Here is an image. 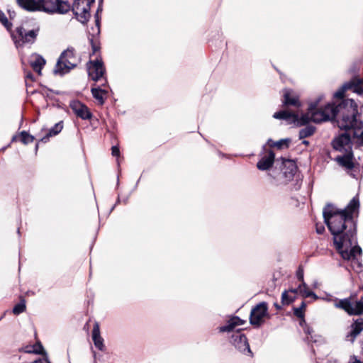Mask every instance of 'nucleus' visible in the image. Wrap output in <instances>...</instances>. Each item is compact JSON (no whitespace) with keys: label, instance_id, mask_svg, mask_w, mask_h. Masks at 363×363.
<instances>
[{"label":"nucleus","instance_id":"nucleus-1","mask_svg":"<svg viewBox=\"0 0 363 363\" xmlns=\"http://www.w3.org/2000/svg\"><path fill=\"white\" fill-rule=\"evenodd\" d=\"M359 208V200L357 195L342 210H339L332 204H328L323 208L324 222L333 236L336 249L356 243V224L353 215L358 212Z\"/></svg>","mask_w":363,"mask_h":363},{"label":"nucleus","instance_id":"nucleus-2","mask_svg":"<svg viewBox=\"0 0 363 363\" xmlns=\"http://www.w3.org/2000/svg\"><path fill=\"white\" fill-rule=\"evenodd\" d=\"M322 96L318 97L315 101L311 102L306 113L301 116L294 111L282 110L274 113L273 117L277 119H283L296 123L297 125H304L312 121L320 123L330 121L336 118V121L341 117L340 108L348 101L352 99H344L340 104L335 106L334 103L320 104Z\"/></svg>","mask_w":363,"mask_h":363},{"label":"nucleus","instance_id":"nucleus-3","mask_svg":"<svg viewBox=\"0 0 363 363\" xmlns=\"http://www.w3.org/2000/svg\"><path fill=\"white\" fill-rule=\"evenodd\" d=\"M341 117L337 125L341 130L350 131L355 143L363 145V121L357 119L358 107L356 102L348 101L340 108Z\"/></svg>","mask_w":363,"mask_h":363},{"label":"nucleus","instance_id":"nucleus-4","mask_svg":"<svg viewBox=\"0 0 363 363\" xmlns=\"http://www.w3.org/2000/svg\"><path fill=\"white\" fill-rule=\"evenodd\" d=\"M40 31V25L25 22L17 26L11 33V38L16 48L30 47L36 42Z\"/></svg>","mask_w":363,"mask_h":363},{"label":"nucleus","instance_id":"nucleus-5","mask_svg":"<svg viewBox=\"0 0 363 363\" xmlns=\"http://www.w3.org/2000/svg\"><path fill=\"white\" fill-rule=\"evenodd\" d=\"M336 250L340 254L342 259L350 262V267L352 270L357 273L362 271V264L359 259L362 254V249L357 245V240L356 243H351L348 246H344L341 249Z\"/></svg>","mask_w":363,"mask_h":363},{"label":"nucleus","instance_id":"nucleus-6","mask_svg":"<svg viewBox=\"0 0 363 363\" xmlns=\"http://www.w3.org/2000/svg\"><path fill=\"white\" fill-rule=\"evenodd\" d=\"M78 59L74 54L73 48H67L60 56L55 68V73L63 75L75 67Z\"/></svg>","mask_w":363,"mask_h":363},{"label":"nucleus","instance_id":"nucleus-7","mask_svg":"<svg viewBox=\"0 0 363 363\" xmlns=\"http://www.w3.org/2000/svg\"><path fill=\"white\" fill-rule=\"evenodd\" d=\"M39 7V11L48 14H65L71 9L69 3L63 0H40Z\"/></svg>","mask_w":363,"mask_h":363},{"label":"nucleus","instance_id":"nucleus-8","mask_svg":"<svg viewBox=\"0 0 363 363\" xmlns=\"http://www.w3.org/2000/svg\"><path fill=\"white\" fill-rule=\"evenodd\" d=\"M94 0H74L71 9L75 18L82 23L88 22L91 16L89 11Z\"/></svg>","mask_w":363,"mask_h":363},{"label":"nucleus","instance_id":"nucleus-9","mask_svg":"<svg viewBox=\"0 0 363 363\" xmlns=\"http://www.w3.org/2000/svg\"><path fill=\"white\" fill-rule=\"evenodd\" d=\"M335 306L342 308L350 315L362 314L363 313V296L356 302L351 301L350 298H345L340 300Z\"/></svg>","mask_w":363,"mask_h":363},{"label":"nucleus","instance_id":"nucleus-10","mask_svg":"<svg viewBox=\"0 0 363 363\" xmlns=\"http://www.w3.org/2000/svg\"><path fill=\"white\" fill-rule=\"evenodd\" d=\"M267 305L262 302L257 304L251 311L250 315V322L252 325L259 326L264 321V317L267 314Z\"/></svg>","mask_w":363,"mask_h":363},{"label":"nucleus","instance_id":"nucleus-11","mask_svg":"<svg viewBox=\"0 0 363 363\" xmlns=\"http://www.w3.org/2000/svg\"><path fill=\"white\" fill-rule=\"evenodd\" d=\"M89 77L94 81L99 80L104 74L105 68L101 60L98 57L94 61L90 60L87 64Z\"/></svg>","mask_w":363,"mask_h":363},{"label":"nucleus","instance_id":"nucleus-12","mask_svg":"<svg viewBox=\"0 0 363 363\" xmlns=\"http://www.w3.org/2000/svg\"><path fill=\"white\" fill-rule=\"evenodd\" d=\"M230 342L240 352L251 353L247 339L240 330H237L232 335Z\"/></svg>","mask_w":363,"mask_h":363},{"label":"nucleus","instance_id":"nucleus-13","mask_svg":"<svg viewBox=\"0 0 363 363\" xmlns=\"http://www.w3.org/2000/svg\"><path fill=\"white\" fill-rule=\"evenodd\" d=\"M351 133L346 131L336 137L332 142L333 148L338 151L347 152L350 150L351 149Z\"/></svg>","mask_w":363,"mask_h":363},{"label":"nucleus","instance_id":"nucleus-14","mask_svg":"<svg viewBox=\"0 0 363 363\" xmlns=\"http://www.w3.org/2000/svg\"><path fill=\"white\" fill-rule=\"evenodd\" d=\"M70 108L77 117L83 120L90 119L92 116V114L88 107L79 101H72L70 103Z\"/></svg>","mask_w":363,"mask_h":363},{"label":"nucleus","instance_id":"nucleus-15","mask_svg":"<svg viewBox=\"0 0 363 363\" xmlns=\"http://www.w3.org/2000/svg\"><path fill=\"white\" fill-rule=\"evenodd\" d=\"M283 105L284 106H292L298 108L301 106L298 96L291 89L284 90Z\"/></svg>","mask_w":363,"mask_h":363},{"label":"nucleus","instance_id":"nucleus-16","mask_svg":"<svg viewBox=\"0 0 363 363\" xmlns=\"http://www.w3.org/2000/svg\"><path fill=\"white\" fill-rule=\"evenodd\" d=\"M46 63L43 57L38 53H33L29 58V64L33 69L39 75L41 74V70Z\"/></svg>","mask_w":363,"mask_h":363},{"label":"nucleus","instance_id":"nucleus-17","mask_svg":"<svg viewBox=\"0 0 363 363\" xmlns=\"http://www.w3.org/2000/svg\"><path fill=\"white\" fill-rule=\"evenodd\" d=\"M363 330V319L359 318L350 327V330L346 335V339L353 342L356 337Z\"/></svg>","mask_w":363,"mask_h":363},{"label":"nucleus","instance_id":"nucleus-18","mask_svg":"<svg viewBox=\"0 0 363 363\" xmlns=\"http://www.w3.org/2000/svg\"><path fill=\"white\" fill-rule=\"evenodd\" d=\"M274 161V153L273 151L269 150L267 155L263 156L257 162V167L259 170H267L269 169Z\"/></svg>","mask_w":363,"mask_h":363},{"label":"nucleus","instance_id":"nucleus-19","mask_svg":"<svg viewBox=\"0 0 363 363\" xmlns=\"http://www.w3.org/2000/svg\"><path fill=\"white\" fill-rule=\"evenodd\" d=\"M18 6L22 9L29 11H39L40 0H16Z\"/></svg>","mask_w":363,"mask_h":363},{"label":"nucleus","instance_id":"nucleus-20","mask_svg":"<svg viewBox=\"0 0 363 363\" xmlns=\"http://www.w3.org/2000/svg\"><path fill=\"white\" fill-rule=\"evenodd\" d=\"M297 167L296 164L291 160H287L284 162L283 176L286 181H290L293 179L296 173Z\"/></svg>","mask_w":363,"mask_h":363},{"label":"nucleus","instance_id":"nucleus-21","mask_svg":"<svg viewBox=\"0 0 363 363\" xmlns=\"http://www.w3.org/2000/svg\"><path fill=\"white\" fill-rule=\"evenodd\" d=\"M245 323L238 316H233L228 321L227 325L219 328V331L221 333L231 332L236 326L242 325Z\"/></svg>","mask_w":363,"mask_h":363},{"label":"nucleus","instance_id":"nucleus-22","mask_svg":"<svg viewBox=\"0 0 363 363\" xmlns=\"http://www.w3.org/2000/svg\"><path fill=\"white\" fill-rule=\"evenodd\" d=\"M345 88L361 94L363 93V80L359 78H353L345 84Z\"/></svg>","mask_w":363,"mask_h":363},{"label":"nucleus","instance_id":"nucleus-23","mask_svg":"<svg viewBox=\"0 0 363 363\" xmlns=\"http://www.w3.org/2000/svg\"><path fill=\"white\" fill-rule=\"evenodd\" d=\"M92 340L96 348L101 351L104 350V339L100 335L99 325L97 323L94 324L92 330Z\"/></svg>","mask_w":363,"mask_h":363},{"label":"nucleus","instance_id":"nucleus-24","mask_svg":"<svg viewBox=\"0 0 363 363\" xmlns=\"http://www.w3.org/2000/svg\"><path fill=\"white\" fill-rule=\"evenodd\" d=\"M99 26H100L99 19L96 16V26H95V28H92V30H93L92 35H98L99 33V32H100V27H99ZM89 41H90V43H91V48H92V55H94L100 49L99 43L97 41V39L95 38L94 36H92L89 39Z\"/></svg>","mask_w":363,"mask_h":363},{"label":"nucleus","instance_id":"nucleus-25","mask_svg":"<svg viewBox=\"0 0 363 363\" xmlns=\"http://www.w3.org/2000/svg\"><path fill=\"white\" fill-rule=\"evenodd\" d=\"M337 160L341 166L345 167L347 169H352L354 167L352 155L351 153L342 157H338Z\"/></svg>","mask_w":363,"mask_h":363},{"label":"nucleus","instance_id":"nucleus-26","mask_svg":"<svg viewBox=\"0 0 363 363\" xmlns=\"http://www.w3.org/2000/svg\"><path fill=\"white\" fill-rule=\"evenodd\" d=\"M297 294V289H291L289 291H285L281 294V302L284 305L290 304L295 298Z\"/></svg>","mask_w":363,"mask_h":363},{"label":"nucleus","instance_id":"nucleus-27","mask_svg":"<svg viewBox=\"0 0 363 363\" xmlns=\"http://www.w3.org/2000/svg\"><path fill=\"white\" fill-rule=\"evenodd\" d=\"M91 94L93 97L98 101L99 104L103 105L105 101V96L107 91L101 89V88H92Z\"/></svg>","mask_w":363,"mask_h":363},{"label":"nucleus","instance_id":"nucleus-28","mask_svg":"<svg viewBox=\"0 0 363 363\" xmlns=\"http://www.w3.org/2000/svg\"><path fill=\"white\" fill-rule=\"evenodd\" d=\"M300 325L303 327V330L305 333L307 335L306 340L308 342H317L318 340L316 339V336H313V329L306 325L304 319L300 321Z\"/></svg>","mask_w":363,"mask_h":363},{"label":"nucleus","instance_id":"nucleus-29","mask_svg":"<svg viewBox=\"0 0 363 363\" xmlns=\"http://www.w3.org/2000/svg\"><path fill=\"white\" fill-rule=\"evenodd\" d=\"M297 292L299 291V293L302 295V296L308 298V297H313L315 298H317V296L315 294H314L313 291L308 289L307 285L306 283L303 282L301 284H300L298 287Z\"/></svg>","mask_w":363,"mask_h":363},{"label":"nucleus","instance_id":"nucleus-30","mask_svg":"<svg viewBox=\"0 0 363 363\" xmlns=\"http://www.w3.org/2000/svg\"><path fill=\"white\" fill-rule=\"evenodd\" d=\"M26 352L28 353H35L38 354L46 355V353L43 350V347L40 342H38L32 346L27 347Z\"/></svg>","mask_w":363,"mask_h":363},{"label":"nucleus","instance_id":"nucleus-31","mask_svg":"<svg viewBox=\"0 0 363 363\" xmlns=\"http://www.w3.org/2000/svg\"><path fill=\"white\" fill-rule=\"evenodd\" d=\"M315 127L313 125H306L299 131V138L303 139L305 138L310 137L315 132Z\"/></svg>","mask_w":363,"mask_h":363},{"label":"nucleus","instance_id":"nucleus-32","mask_svg":"<svg viewBox=\"0 0 363 363\" xmlns=\"http://www.w3.org/2000/svg\"><path fill=\"white\" fill-rule=\"evenodd\" d=\"M289 143H290L289 139H281L276 143H274L273 140L271 139H269L267 141V144L269 146L277 147L279 149L282 148L284 146H285L286 147H288Z\"/></svg>","mask_w":363,"mask_h":363},{"label":"nucleus","instance_id":"nucleus-33","mask_svg":"<svg viewBox=\"0 0 363 363\" xmlns=\"http://www.w3.org/2000/svg\"><path fill=\"white\" fill-rule=\"evenodd\" d=\"M0 22L6 28V30H11L13 26L12 23L8 20L5 13L1 11H0Z\"/></svg>","mask_w":363,"mask_h":363},{"label":"nucleus","instance_id":"nucleus-34","mask_svg":"<svg viewBox=\"0 0 363 363\" xmlns=\"http://www.w3.org/2000/svg\"><path fill=\"white\" fill-rule=\"evenodd\" d=\"M20 138L21 141L25 145L33 142L35 139L33 135H30L26 131H22L20 134Z\"/></svg>","mask_w":363,"mask_h":363},{"label":"nucleus","instance_id":"nucleus-35","mask_svg":"<svg viewBox=\"0 0 363 363\" xmlns=\"http://www.w3.org/2000/svg\"><path fill=\"white\" fill-rule=\"evenodd\" d=\"M63 128L62 121H60L56 123L50 130H49V135L55 136L60 133Z\"/></svg>","mask_w":363,"mask_h":363},{"label":"nucleus","instance_id":"nucleus-36","mask_svg":"<svg viewBox=\"0 0 363 363\" xmlns=\"http://www.w3.org/2000/svg\"><path fill=\"white\" fill-rule=\"evenodd\" d=\"M26 310V303L24 300H21L20 303L16 304L13 308V313L18 315Z\"/></svg>","mask_w":363,"mask_h":363},{"label":"nucleus","instance_id":"nucleus-37","mask_svg":"<svg viewBox=\"0 0 363 363\" xmlns=\"http://www.w3.org/2000/svg\"><path fill=\"white\" fill-rule=\"evenodd\" d=\"M348 89L345 88V84L336 92L334 93L333 97L337 99H342L344 96L345 91Z\"/></svg>","mask_w":363,"mask_h":363},{"label":"nucleus","instance_id":"nucleus-38","mask_svg":"<svg viewBox=\"0 0 363 363\" xmlns=\"http://www.w3.org/2000/svg\"><path fill=\"white\" fill-rule=\"evenodd\" d=\"M294 315L296 317L300 318H301V320H303L304 313H303V311L302 310V308H294Z\"/></svg>","mask_w":363,"mask_h":363},{"label":"nucleus","instance_id":"nucleus-39","mask_svg":"<svg viewBox=\"0 0 363 363\" xmlns=\"http://www.w3.org/2000/svg\"><path fill=\"white\" fill-rule=\"evenodd\" d=\"M296 277L300 281L303 282V270L302 269L299 268L297 270Z\"/></svg>","mask_w":363,"mask_h":363},{"label":"nucleus","instance_id":"nucleus-40","mask_svg":"<svg viewBox=\"0 0 363 363\" xmlns=\"http://www.w3.org/2000/svg\"><path fill=\"white\" fill-rule=\"evenodd\" d=\"M111 153H112V155L114 157H119L120 150H119L118 147L113 146L111 148Z\"/></svg>","mask_w":363,"mask_h":363},{"label":"nucleus","instance_id":"nucleus-41","mask_svg":"<svg viewBox=\"0 0 363 363\" xmlns=\"http://www.w3.org/2000/svg\"><path fill=\"white\" fill-rule=\"evenodd\" d=\"M31 363H50L47 357H44L43 359H36Z\"/></svg>","mask_w":363,"mask_h":363},{"label":"nucleus","instance_id":"nucleus-42","mask_svg":"<svg viewBox=\"0 0 363 363\" xmlns=\"http://www.w3.org/2000/svg\"><path fill=\"white\" fill-rule=\"evenodd\" d=\"M325 231V227L322 225H316V232L318 234H323Z\"/></svg>","mask_w":363,"mask_h":363},{"label":"nucleus","instance_id":"nucleus-43","mask_svg":"<svg viewBox=\"0 0 363 363\" xmlns=\"http://www.w3.org/2000/svg\"><path fill=\"white\" fill-rule=\"evenodd\" d=\"M30 79L31 82L34 81L33 75L31 72H28L26 74V83L27 84V80Z\"/></svg>","mask_w":363,"mask_h":363},{"label":"nucleus","instance_id":"nucleus-44","mask_svg":"<svg viewBox=\"0 0 363 363\" xmlns=\"http://www.w3.org/2000/svg\"><path fill=\"white\" fill-rule=\"evenodd\" d=\"M349 363H362L359 359L357 358L355 356H352L350 359Z\"/></svg>","mask_w":363,"mask_h":363},{"label":"nucleus","instance_id":"nucleus-45","mask_svg":"<svg viewBox=\"0 0 363 363\" xmlns=\"http://www.w3.org/2000/svg\"><path fill=\"white\" fill-rule=\"evenodd\" d=\"M52 135H49V133H48L45 137H43V138L40 140V141H41V142H43V143H47V142L49 140V138H50V137H52Z\"/></svg>","mask_w":363,"mask_h":363},{"label":"nucleus","instance_id":"nucleus-46","mask_svg":"<svg viewBox=\"0 0 363 363\" xmlns=\"http://www.w3.org/2000/svg\"><path fill=\"white\" fill-rule=\"evenodd\" d=\"M306 305L305 302L302 301L301 306L298 308H302V310L303 311L304 308H306Z\"/></svg>","mask_w":363,"mask_h":363},{"label":"nucleus","instance_id":"nucleus-47","mask_svg":"<svg viewBox=\"0 0 363 363\" xmlns=\"http://www.w3.org/2000/svg\"><path fill=\"white\" fill-rule=\"evenodd\" d=\"M302 143H303V144L306 145L308 144V141H307V140H303Z\"/></svg>","mask_w":363,"mask_h":363},{"label":"nucleus","instance_id":"nucleus-48","mask_svg":"<svg viewBox=\"0 0 363 363\" xmlns=\"http://www.w3.org/2000/svg\"><path fill=\"white\" fill-rule=\"evenodd\" d=\"M38 143L36 144L35 145V150L37 151L38 150Z\"/></svg>","mask_w":363,"mask_h":363},{"label":"nucleus","instance_id":"nucleus-49","mask_svg":"<svg viewBox=\"0 0 363 363\" xmlns=\"http://www.w3.org/2000/svg\"><path fill=\"white\" fill-rule=\"evenodd\" d=\"M16 136H13V138H12V140H13H13H16Z\"/></svg>","mask_w":363,"mask_h":363},{"label":"nucleus","instance_id":"nucleus-50","mask_svg":"<svg viewBox=\"0 0 363 363\" xmlns=\"http://www.w3.org/2000/svg\"><path fill=\"white\" fill-rule=\"evenodd\" d=\"M99 1H100V2H102V1H103V0H99Z\"/></svg>","mask_w":363,"mask_h":363}]
</instances>
